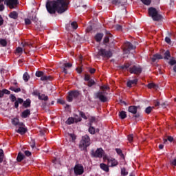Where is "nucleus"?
Returning a JSON list of instances; mask_svg holds the SVG:
<instances>
[{"label": "nucleus", "mask_w": 176, "mask_h": 176, "mask_svg": "<svg viewBox=\"0 0 176 176\" xmlns=\"http://www.w3.org/2000/svg\"><path fill=\"white\" fill-rule=\"evenodd\" d=\"M74 171L75 175H82L85 173V168H83L82 164H76L74 168Z\"/></svg>", "instance_id": "nucleus-9"}, {"label": "nucleus", "mask_w": 176, "mask_h": 176, "mask_svg": "<svg viewBox=\"0 0 176 176\" xmlns=\"http://www.w3.org/2000/svg\"><path fill=\"white\" fill-rule=\"evenodd\" d=\"M102 38H104V33H97L94 36V39L96 42H101L102 41Z\"/></svg>", "instance_id": "nucleus-14"}, {"label": "nucleus", "mask_w": 176, "mask_h": 176, "mask_svg": "<svg viewBox=\"0 0 176 176\" xmlns=\"http://www.w3.org/2000/svg\"><path fill=\"white\" fill-rule=\"evenodd\" d=\"M41 80H42L43 82H45L47 80H53V77L43 74L42 77L41 78Z\"/></svg>", "instance_id": "nucleus-26"}, {"label": "nucleus", "mask_w": 176, "mask_h": 176, "mask_svg": "<svg viewBox=\"0 0 176 176\" xmlns=\"http://www.w3.org/2000/svg\"><path fill=\"white\" fill-rule=\"evenodd\" d=\"M119 117L120 118V119H126L127 118V114H126V111H121L119 113Z\"/></svg>", "instance_id": "nucleus-27"}, {"label": "nucleus", "mask_w": 176, "mask_h": 176, "mask_svg": "<svg viewBox=\"0 0 176 176\" xmlns=\"http://www.w3.org/2000/svg\"><path fill=\"white\" fill-rule=\"evenodd\" d=\"M138 82V80L137 78L131 80H129L126 82V86L127 87H131L132 85H137Z\"/></svg>", "instance_id": "nucleus-20"}, {"label": "nucleus", "mask_w": 176, "mask_h": 176, "mask_svg": "<svg viewBox=\"0 0 176 176\" xmlns=\"http://www.w3.org/2000/svg\"><path fill=\"white\" fill-rule=\"evenodd\" d=\"M63 65L65 68H71L72 67V64L69 63H65Z\"/></svg>", "instance_id": "nucleus-52"}, {"label": "nucleus", "mask_w": 176, "mask_h": 176, "mask_svg": "<svg viewBox=\"0 0 176 176\" xmlns=\"http://www.w3.org/2000/svg\"><path fill=\"white\" fill-rule=\"evenodd\" d=\"M0 45H2L3 47L6 46L8 45V42L5 39L0 40Z\"/></svg>", "instance_id": "nucleus-46"}, {"label": "nucleus", "mask_w": 176, "mask_h": 176, "mask_svg": "<svg viewBox=\"0 0 176 176\" xmlns=\"http://www.w3.org/2000/svg\"><path fill=\"white\" fill-rule=\"evenodd\" d=\"M5 5L8 6L10 9H16L19 6V0H5Z\"/></svg>", "instance_id": "nucleus-6"}, {"label": "nucleus", "mask_w": 176, "mask_h": 176, "mask_svg": "<svg viewBox=\"0 0 176 176\" xmlns=\"http://www.w3.org/2000/svg\"><path fill=\"white\" fill-rule=\"evenodd\" d=\"M4 157L5 155L3 154V150L0 149V163H2V162H3Z\"/></svg>", "instance_id": "nucleus-37"}, {"label": "nucleus", "mask_w": 176, "mask_h": 176, "mask_svg": "<svg viewBox=\"0 0 176 176\" xmlns=\"http://www.w3.org/2000/svg\"><path fill=\"white\" fill-rule=\"evenodd\" d=\"M25 157V155H24V154H23L21 152H19L16 157V162L20 163L22 160H24Z\"/></svg>", "instance_id": "nucleus-22"}, {"label": "nucleus", "mask_w": 176, "mask_h": 176, "mask_svg": "<svg viewBox=\"0 0 176 176\" xmlns=\"http://www.w3.org/2000/svg\"><path fill=\"white\" fill-rule=\"evenodd\" d=\"M107 162L109 167H116L119 164V162L115 158L107 159Z\"/></svg>", "instance_id": "nucleus-12"}, {"label": "nucleus", "mask_w": 176, "mask_h": 176, "mask_svg": "<svg viewBox=\"0 0 176 176\" xmlns=\"http://www.w3.org/2000/svg\"><path fill=\"white\" fill-rule=\"evenodd\" d=\"M33 95L34 96H37L38 98L39 96H41V93L39 91H33Z\"/></svg>", "instance_id": "nucleus-57"}, {"label": "nucleus", "mask_w": 176, "mask_h": 176, "mask_svg": "<svg viewBox=\"0 0 176 176\" xmlns=\"http://www.w3.org/2000/svg\"><path fill=\"white\" fill-rule=\"evenodd\" d=\"M112 54L111 50H106L104 48L99 49L98 52V56L102 57L103 58H111Z\"/></svg>", "instance_id": "nucleus-4"}, {"label": "nucleus", "mask_w": 176, "mask_h": 176, "mask_svg": "<svg viewBox=\"0 0 176 176\" xmlns=\"http://www.w3.org/2000/svg\"><path fill=\"white\" fill-rule=\"evenodd\" d=\"M79 96H80V92H79V91H70L68 93L67 101L69 102H72L74 98L76 99Z\"/></svg>", "instance_id": "nucleus-8"}, {"label": "nucleus", "mask_w": 176, "mask_h": 176, "mask_svg": "<svg viewBox=\"0 0 176 176\" xmlns=\"http://www.w3.org/2000/svg\"><path fill=\"white\" fill-rule=\"evenodd\" d=\"M138 108H140V106H129L128 108V111L130 113H132L133 115L137 113L138 111Z\"/></svg>", "instance_id": "nucleus-13"}, {"label": "nucleus", "mask_w": 176, "mask_h": 176, "mask_svg": "<svg viewBox=\"0 0 176 176\" xmlns=\"http://www.w3.org/2000/svg\"><path fill=\"white\" fill-rule=\"evenodd\" d=\"M153 109H155V107L149 106L147 108H146L145 113H147V115H149V113H151L152 112V111H153Z\"/></svg>", "instance_id": "nucleus-29"}, {"label": "nucleus", "mask_w": 176, "mask_h": 176, "mask_svg": "<svg viewBox=\"0 0 176 176\" xmlns=\"http://www.w3.org/2000/svg\"><path fill=\"white\" fill-rule=\"evenodd\" d=\"M57 102L58 104H61L62 105H64V104H65V101L61 99H58Z\"/></svg>", "instance_id": "nucleus-56"}, {"label": "nucleus", "mask_w": 176, "mask_h": 176, "mask_svg": "<svg viewBox=\"0 0 176 176\" xmlns=\"http://www.w3.org/2000/svg\"><path fill=\"white\" fill-rule=\"evenodd\" d=\"M116 151L117 152L118 155H119L120 156L123 155V153H122V149L116 148Z\"/></svg>", "instance_id": "nucleus-49"}, {"label": "nucleus", "mask_w": 176, "mask_h": 176, "mask_svg": "<svg viewBox=\"0 0 176 176\" xmlns=\"http://www.w3.org/2000/svg\"><path fill=\"white\" fill-rule=\"evenodd\" d=\"M120 69H126L130 74H134L135 75H140L142 72V67L138 65H131L130 63H125L124 65L120 66Z\"/></svg>", "instance_id": "nucleus-2"}, {"label": "nucleus", "mask_w": 176, "mask_h": 176, "mask_svg": "<svg viewBox=\"0 0 176 176\" xmlns=\"http://www.w3.org/2000/svg\"><path fill=\"white\" fill-rule=\"evenodd\" d=\"M147 87L148 89H155L156 87V84L153 82L148 83Z\"/></svg>", "instance_id": "nucleus-43"}, {"label": "nucleus", "mask_w": 176, "mask_h": 176, "mask_svg": "<svg viewBox=\"0 0 176 176\" xmlns=\"http://www.w3.org/2000/svg\"><path fill=\"white\" fill-rule=\"evenodd\" d=\"M89 72H90V74H94V72H96V69L90 68L89 69Z\"/></svg>", "instance_id": "nucleus-64"}, {"label": "nucleus", "mask_w": 176, "mask_h": 176, "mask_svg": "<svg viewBox=\"0 0 176 176\" xmlns=\"http://www.w3.org/2000/svg\"><path fill=\"white\" fill-rule=\"evenodd\" d=\"M121 175L123 176H126L129 175V172L126 170V168H121Z\"/></svg>", "instance_id": "nucleus-38"}, {"label": "nucleus", "mask_w": 176, "mask_h": 176, "mask_svg": "<svg viewBox=\"0 0 176 176\" xmlns=\"http://www.w3.org/2000/svg\"><path fill=\"white\" fill-rule=\"evenodd\" d=\"M12 123L14 126H24V123L23 122H20V121L19 120V118H15L14 119L12 120Z\"/></svg>", "instance_id": "nucleus-18"}, {"label": "nucleus", "mask_w": 176, "mask_h": 176, "mask_svg": "<svg viewBox=\"0 0 176 176\" xmlns=\"http://www.w3.org/2000/svg\"><path fill=\"white\" fill-rule=\"evenodd\" d=\"M104 155V150L102 148H97L96 151H94V149H92L91 151V156L92 157H99L101 159Z\"/></svg>", "instance_id": "nucleus-7"}, {"label": "nucleus", "mask_w": 176, "mask_h": 176, "mask_svg": "<svg viewBox=\"0 0 176 176\" xmlns=\"http://www.w3.org/2000/svg\"><path fill=\"white\" fill-rule=\"evenodd\" d=\"M30 74L28 73L25 72L23 76V79L24 82H28L30 80Z\"/></svg>", "instance_id": "nucleus-28"}, {"label": "nucleus", "mask_w": 176, "mask_h": 176, "mask_svg": "<svg viewBox=\"0 0 176 176\" xmlns=\"http://www.w3.org/2000/svg\"><path fill=\"white\" fill-rule=\"evenodd\" d=\"M133 140H134V136H133V135H128V140L129 142H133Z\"/></svg>", "instance_id": "nucleus-53"}, {"label": "nucleus", "mask_w": 176, "mask_h": 176, "mask_svg": "<svg viewBox=\"0 0 176 176\" xmlns=\"http://www.w3.org/2000/svg\"><path fill=\"white\" fill-rule=\"evenodd\" d=\"M94 85H96V81H94V80L91 79L88 81L89 87H91V86H94Z\"/></svg>", "instance_id": "nucleus-40"}, {"label": "nucleus", "mask_w": 176, "mask_h": 176, "mask_svg": "<svg viewBox=\"0 0 176 176\" xmlns=\"http://www.w3.org/2000/svg\"><path fill=\"white\" fill-rule=\"evenodd\" d=\"M23 107H24V108H30V107H31V100L28 98L25 101H23Z\"/></svg>", "instance_id": "nucleus-25"}, {"label": "nucleus", "mask_w": 176, "mask_h": 176, "mask_svg": "<svg viewBox=\"0 0 176 176\" xmlns=\"http://www.w3.org/2000/svg\"><path fill=\"white\" fill-rule=\"evenodd\" d=\"M100 167L103 171L108 173L109 171V165H107L105 164H100Z\"/></svg>", "instance_id": "nucleus-24"}, {"label": "nucleus", "mask_w": 176, "mask_h": 176, "mask_svg": "<svg viewBox=\"0 0 176 176\" xmlns=\"http://www.w3.org/2000/svg\"><path fill=\"white\" fill-rule=\"evenodd\" d=\"M168 64L170 65H175L176 64V60L175 59H171L169 62H168Z\"/></svg>", "instance_id": "nucleus-50"}, {"label": "nucleus", "mask_w": 176, "mask_h": 176, "mask_svg": "<svg viewBox=\"0 0 176 176\" xmlns=\"http://www.w3.org/2000/svg\"><path fill=\"white\" fill-rule=\"evenodd\" d=\"M44 74L45 73L43 72H41V71L36 72V76H37V78H41Z\"/></svg>", "instance_id": "nucleus-39"}, {"label": "nucleus", "mask_w": 176, "mask_h": 176, "mask_svg": "<svg viewBox=\"0 0 176 176\" xmlns=\"http://www.w3.org/2000/svg\"><path fill=\"white\" fill-rule=\"evenodd\" d=\"M164 60H168V58H169L170 57H171V54L170 53V51H169V50H167V51L164 54Z\"/></svg>", "instance_id": "nucleus-32"}, {"label": "nucleus", "mask_w": 176, "mask_h": 176, "mask_svg": "<svg viewBox=\"0 0 176 176\" xmlns=\"http://www.w3.org/2000/svg\"><path fill=\"white\" fill-rule=\"evenodd\" d=\"M109 38H111V36H105V37L103 39V43H108L109 42Z\"/></svg>", "instance_id": "nucleus-47"}, {"label": "nucleus", "mask_w": 176, "mask_h": 176, "mask_svg": "<svg viewBox=\"0 0 176 176\" xmlns=\"http://www.w3.org/2000/svg\"><path fill=\"white\" fill-rule=\"evenodd\" d=\"M30 115H31V111L30 109H26L21 113V116L23 119H26Z\"/></svg>", "instance_id": "nucleus-16"}, {"label": "nucleus", "mask_w": 176, "mask_h": 176, "mask_svg": "<svg viewBox=\"0 0 176 176\" xmlns=\"http://www.w3.org/2000/svg\"><path fill=\"white\" fill-rule=\"evenodd\" d=\"M69 0H48L46 3V9L50 14H54L56 12L61 14L68 10Z\"/></svg>", "instance_id": "nucleus-1"}, {"label": "nucleus", "mask_w": 176, "mask_h": 176, "mask_svg": "<svg viewBox=\"0 0 176 176\" xmlns=\"http://www.w3.org/2000/svg\"><path fill=\"white\" fill-rule=\"evenodd\" d=\"M74 119L75 123H78V122H82V118L77 114L74 115Z\"/></svg>", "instance_id": "nucleus-34"}, {"label": "nucleus", "mask_w": 176, "mask_h": 176, "mask_svg": "<svg viewBox=\"0 0 176 176\" xmlns=\"http://www.w3.org/2000/svg\"><path fill=\"white\" fill-rule=\"evenodd\" d=\"M105 94H108L107 93H105V91H98L97 92L95 96L96 98H99L100 101L101 102H107L108 101V98L105 96Z\"/></svg>", "instance_id": "nucleus-10"}, {"label": "nucleus", "mask_w": 176, "mask_h": 176, "mask_svg": "<svg viewBox=\"0 0 176 176\" xmlns=\"http://www.w3.org/2000/svg\"><path fill=\"white\" fill-rule=\"evenodd\" d=\"M16 133L23 135L27 133V128L23 127V126H19V129L16 130Z\"/></svg>", "instance_id": "nucleus-17"}, {"label": "nucleus", "mask_w": 176, "mask_h": 176, "mask_svg": "<svg viewBox=\"0 0 176 176\" xmlns=\"http://www.w3.org/2000/svg\"><path fill=\"white\" fill-rule=\"evenodd\" d=\"M148 13L149 16L153 19V21H160V20L163 19V16L159 14L157 10L153 7H150L148 9Z\"/></svg>", "instance_id": "nucleus-3"}, {"label": "nucleus", "mask_w": 176, "mask_h": 176, "mask_svg": "<svg viewBox=\"0 0 176 176\" xmlns=\"http://www.w3.org/2000/svg\"><path fill=\"white\" fill-rule=\"evenodd\" d=\"M122 27L120 25H116V30H117V31H120L122 30Z\"/></svg>", "instance_id": "nucleus-60"}, {"label": "nucleus", "mask_w": 176, "mask_h": 176, "mask_svg": "<svg viewBox=\"0 0 176 176\" xmlns=\"http://www.w3.org/2000/svg\"><path fill=\"white\" fill-rule=\"evenodd\" d=\"M90 80H91V79H90V76L86 74V75L85 76V80L89 82Z\"/></svg>", "instance_id": "nucleus-61"}, {"label": "nucleus", "mask_w": 176, "mask_h": 176, "mask_svg": "<svg viewBox=\"0 0 176 176\" xmlns=\"http://www.w3.org/2000/svg\"><path fill=\"white\" fill-rule=\"evenodd\" d=\"M66 123L67 124H73V123H75V119L72 117H69L66 121Z\"/></svg>", "instance_id": "nucleus-31"}, {"label": "nucleus", "mask_w": 176, "mask_h": 176, "mask_svg": "<svg viewBox=\"0 0 176 176\" xmlns=\"http://www.w3.org/2000/svg\"><path fill=\"white\" fill-rule=\"evenodd\" d=\"M79 115L80 116H81V118H82V119H85V120H87V117L86 116V114H85V113H83V111H79Z\"/></svg>", "instance_id": "nucleus-42"}, {"label": "nucleus", "mask_w": 176, "mask_h": 176, "mask_svg": "<svg viewBox=\"0 0 176 176\" xmlns=\"http://www.w3.org/2000/svg\"><path fill=\"white\" fill-rule=\"evenodd\" d=\"M25 25H30L31 24V19L27 18V19H25Z\"/></svg>", "instance_id": "nucleus-48"}, {"label": "nucleus", "mask_w": 176, "mask_h": 176, "mask_svg": "<svg viewBox=\"0 0 176 176\" xmlns=\"http://www.w3.org/2000/svg\"><path fill=\"white\" fill-rule=\"evenodd\" d=\"M165 42H166V43H168L170 45V43H171V38H170L169 37H166Z\"/></svg>", "instance_id": "nucleus-59"}, {"label": "nucleus", "mask_w": 176, "mask_h": 176, "mask_svg": "<svg viewBox=\"0 0 176 176\" xmlns=\"http://www.w3.org/2000/svg\"><path fill=\"white\" fill-rule=\"evenodd\" d=\"M10 100H11L12 102H14L17 101V100H16L17 98H16V96H15L14 95H13V94H11V95L10 96Z\"/></svg>", "instance_id": "nucleus-44"}, {"label": "nucleus", "mask_w": 176, "mask_h": 176, "mask_svg": "<svg viewBox=\"0 0 176 176\" xmlns=\"http://www.w3.org/2000/svg\"><path fill=\"white\" fill-rule=\"evenodd\" d=\"M25 156L30 157V156H31V155H32V153L30 151H25Z\"/></svg>", "instance_id": "nucleus-58"}, {"label": "nucleus", "mask_w": 176, "mask_h": 176, "mask_svg": "<svg viewBox=\"0 0 176 176\" xmlns=\"http://www.w3.org/2000/svg\"><path fill=\"white\" fill-rule=\"evenodd\" d=\"M90 145V137L85 135L82 137V140L80 142L79 147L81 149H86L87 146Z\"/></svg>", "instance_id": "nucleus-5"}, {"label": "nucleus", "mask_w": 176, "mask_h": 176, "mask_svg": "<svg viewBox=\"0 0 176 176\" xmlns=\"http://www.w3.org/2000/svg\"><path fill=\"white\" fill-rule=\"evenodd\" d=\"M71 27L73 28L74 30H76L78 28V23L75 21L72 22Z\"/></svg>", "instance_id": "nucleus-45"}, {"label": "nucleus", "mask_w": 176, "mask_h": 176, "mask_svg": "<svg viewBox=\"0 0 176 176\" xmlns=\"http://www.w3.org/2000/svg\"><path fill=\"white\" fill-rule=\"evenodd\" d=\"M16 53H23V48L21 47H18L16 49Z\"/></svg>", "instance_id": "nucleus-54"}, {"label": "nucleus", "mask_w": 176, "mask_h": 176, "mask_svg": "<svg viewBox=\"0 0 176 176\" xmlns=\"http://www.w3.org/2000/svg\"><path fill=\"white\" fill-rule=\"evenodd\" d=\"M167 140L168 141H169V142H173V141H174V138H173L172 136H168Z\"/></svg>", "instance_id": "nucleus-63"}, {"label": "nucleus", "mask_w": 176, "mask_h": 176, "mask_svg": "<svg viewBox=\"0 0 176 176\" xmlns=\"http://www.w3.org/2000/svg\"><path fill=\"white\" fill-rule=\"evenodd\" d=\"M157 60H163V56L160 54H155L151 58V61L153 63H156Z\"/></svg>", "instance_id": "nucleus-15"}, {"label": "nucleus", "mask_w": 176, "mask_h": 176, "mask_svg": "<svg viewBox=\"0 0 176 176\" xmlns=\"http://www.w3.org/2000/svg\"><path fill=\"white\" fill-rule=\"evenodd\" d=\"M5 94L9 95L10 94V91L3 89L2 90H0V98H2Z\"/></svg>", "instance_id": "nucleus-23"}, {"label": "nucleus", "mask_w": 176, "mask_h": 176, "mask_svg": "<svg viewBox=\"0 0 176 176\" xmlns=\"http://www.w3.org/2000/svg\"><path fill=\"white\" fill-rule=\"evenodd\" d=\"M135 49V46L133 45L131 43L127 41L124 44V53H130L131 50H134Z\"/></svg>", "instance_id": "nucleus-11"}, {"label": "nucleus", "mask_w": 176, "mask_h": 176, "mask_svg": "<svg viewBox=\"0 0 176 176\" xmlns=\"http://www.w3.org/2000/svg\"><path fill=\"white\" fill-rule=\"evenodd\" d=\"M133 118L138 120H142V117L140 114V113H136L135 114H133Z\"/></svg>", "instance_id": "nucleus-36"}, {"label": "nucleus", "mask_w": 176, "mask_h": 176, "mask_svg": "<svg viewBox=\"0 0 176 176\" xmlns=\"http://www.w3.org/2000/svg\"><path fill=\"white\" fill-rule=\"evenodd\" d=\"M24 100L21 98H18L17 100L14 102V108L16 109L19 108V104H23Z\"/></svg>", "instance_id": "nucleus-21"}, {"label": "nucleus", "mask_w": 176, "mask_h": 176, "mask_svg": "<svg viewBox=\"0 0 176 176\" xmlns=\"http://www.w3.org/2000/svg\"><path fill=\"white\" fill-rule=\"evenodd\" d=\"M89 133H90V134H96V128L91 126V123H90V126L89 128Z\"/></svg>", "instance_id": "nucleus-33"}, {"label": "nucleus", "mask_w": 176, "mask_h": 176, "mask_svg": "<svg viewBox=\"0 0 176 176\" xmlns=\"http://www.w3.org/2000/svg\"><path fill=\"white\" fill-rule=\"evenodd\" d=\"M144 5H146V6H149L151 3H152V0H140Z\"/></svg>", "instance_id": "nucleus-35"}, {"label": "nucleus", "mask_w": 176, "mask_h": 176, "mask_svg": "<svg viewBox=\"0 0 176 176\" xmlns=\"http://www.w3.org/2000/svg\"><path fill=\"white\" fill-rule=\"evenodd\" d=\"M170 166H175L176 167V159L170 161Z\"/></svg>", "instance_id": "nucleus-51"}, {"label": "nucleus", "mask_w": 176, "mask_h": 176, "mask_svg": "<svg viewBox=\"0 0 176 176\" xmlns=\"http://www.w3.org/2000/svg\"><path fill=\"white\" fill-rule=\"evenodd\" d=\"M38 100H41L43 101H47L49 100V97L45 96V94H41L38 96Z\"/></svg>", "instance_id": "nucleus-30"}, {"label": "nucleus", "mask_w": 176, "mask_h": 176, "mask_svg": "<svg viewBox=\"0 0 176 176\" xmlns=\"http://www.w3.org/2000/svg\"><path fill=\"white\" fill-rule=\"evenodd\" d=\"M121 3L120 0H112V4L116 5V6H119Z\"/></svg>", "instance_id": "nucleus-41"}, {"label": "nucleus", "mask_w": 176, "mask_h": 176, "mask_svg": "<svg viewBox=\"0 0 176 176\" xmlns=\"http://www.w3.org/2000/svg\"><path fill=\"white\" fill-rule=\"evenodd\" d=\"M100 89L102 90H108V89H109V87L107 85H103V86L100 87Z\"/></svg>", "instance_id": "nucleus-62"}, {"label": "nucleus", "mask_w": 176, "mask_h": 176, "mask_svg": "<svg viewBox=\"0 0 176 176\" xmlns=\"http://www.w3.org/2000/svg\"><path fill=\"white\" fill-rule=\"evenodd\" d=\"M31 20L34 23H38V18H36V15L32 16Z\"/></svg>", "instance_id": "nucleus-55"}, {"label": "nucleus", "mask_w": 176, "mask_h": 176, "mask_svg": "<svg viewBox=\"0 0 176 176\" xmlns=\"http://www.w3.org/2000/svg\"><path fill=\"white\" fill-rule=\"evenodd\" d=\"M10 19H13V20H17L19 19V13L16 11H12L9 14Z\"/></svg>", "instance_id": "nucleus-19"}]
</instances>
